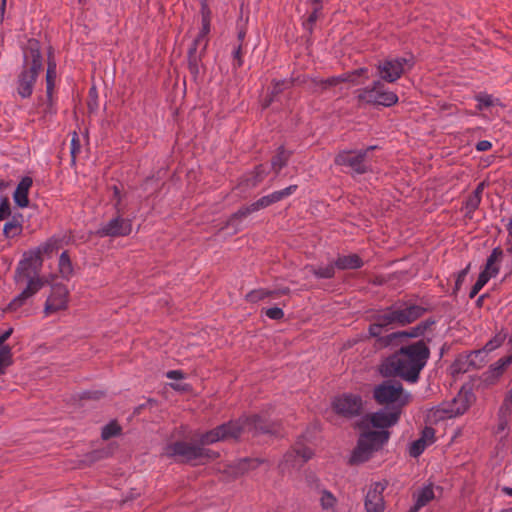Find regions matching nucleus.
<instances>
[{"label": "nucleus", "mask_w": 512, "mask_h": 512, "mask_svg": "<svg viewBox=\"0 0 512 512\" xmlns=\"http://www.w3.org/2000/svg\"><path fill=\"white\" fill-rule=\"evenodd\" d=\"M429 357L428 345L424 340H419L402 346L385 358L379 366V372L385 378L400 377L407 382L416 383Z\"/></svg>", "instance_id": "1"}, {"label": "nucleus", "mask_w": 512, "mask_h": 512, "mask_svg": "<svg viewBox=\"0 0 512 512\" xmlns=\"http://www.w3.org/2000/svg\"><path fill=\"white\" fill-rule=\"evenodd\" d=\"M400 407H392L390 411L379 410L369 415L373 427L381 429L380 431H363L357 441L349 463L357 465L368 461L372 455L381 450L390 438V432L386 430L394 426L401 416Z\"/></svg>", "instance_id": "2"}, {"label": "nucleus", "mask_w": 512, "mask_h": 512, "mask_svg": "<svg viewBox=\"0 0 512 512\" xmlns=\"http://www.w3.org/2000/svg\"><path fill=\"white\" fill-rule=\"evenodd\" d=\"M425 312H427V309L419 305H410L405 308H399L395 305L389 306L371 316L372 323L368 327L369 336L376 338V346L378 347V340L385 337L381 336L383 329L406 326L422 317Z\"/></svg>", "instance_id": "3"}, {"label": "nucleus", "mask_w": 512, "mask_h": 512, "mask_svg": "<svg viewBox=\"0 0 512 512\" xmlns=\"http://www.w3.org/2000/svg\"><path fill=\"white\" fill-rule=\"evenodd\" d=\"M43 69L40 43L29 39L24 50V62L17 77V92L22 98H29L33 93L34 84Z\"/></svg>", "instance_id": "4"}, {"label": "nucleus", "mask_w": 512, "mask_h": 512, "mask_svg": "<svg viewBox=\"0 0 512 512\" xmlns=\"http://www.w3.org/2000/svg\"><path fill=\"white\" fill-rule=\"evenodd\" d=\"M203 446L200 442L195 445L184 441H176L165 446L163 455L169 458L180 457L181 462L193 464H206L220 457L218 452Z\"/></svg>", "instance_id": "5"}, {"label": "nucleus", "mask_w": 512, "mask_h": 512, "mask_svg": "<svg viewBox=\"0 0 512 512\" xmlns=\"http://www.w3.org/2000/svg\"><path fill=\"white\" fill-rule=\"evenodd\" d=\"M373 399L378 405H393L402 409L409 402V395L399 381L389 379L374 387Z\"/></svg>", "instance_id": "6"}, {"label": "nucleus", "mask_w": 512, "mask_h": 512, "mask_svg": "<svg viewBox=\"0 0 512 512\" xmlns=\"http://www.w3.org/2000/svg\"><path fill=\"white\" fill-rule=\"evenodd\" d=\"M357 99L359 103L385 107H391L398 102V96L392 91L385 90L380 80L374 81L371 86L357 90Z\"/></svg>", "instance_id": "7"}, {"label": "nucleus", "mask_w": 512, "mask_h": 512, "mask_svg": "<svg viewBox=\"0 0 512 512\" xmlns=\"http://www.w3.org/2000/svg\"><path fill=\"white\" fill-rule=\"evenodd\" d=\"M244 430V423L240 421H229L202 434L199 438V442L201 445H209L230 438L237 439Z\"/></svg>", "instance_id": "8"}, {"label": "nucleus", "mask_w": 512, "mask_h": 512, "mask_svg": "<svg viewBox=\"0 0 512 512\" xmlns=\"http://www.w3.org/2000/svg\"><path fill=\"white\" fill-rule=\"evenodd\" d=\"M332 409L344 418H354L363 412V400L360 395L344 393L335 397L332 401Z\"/></svg>", "instance_id": "9"}, {"label": "nucleus", "mask_w": 512, "mask_h": 512, "mask_svg": "<svg viewBox=\"0 0 512 512\" xmlns=\"http://www.w3.org/2000/svg\"><path fill=\"white\" fill-rule=\"evenodd\" d=\"M42 264L41 250H31L25 253L24 258L19 262L15 271L14 280L16 284L24 282V278L39 277Z\"/></svg>", "instance_id": "10"}, {"label": "nucleus", "mask_w": 512, "mask_h": 512, "mask_svg": "<svg viewBox=\"0 0 512 512\" xmlns=\"http://www.w3.org/2000/svg\"><path fill=\"white\" fill-rule=\"evenodd\" d=\"M373 149H375V146L359 151L343 150L335 156L334 162L338 166L350 167L357 174H365L368 172V166L366 165L367 154Z\"/></svg>", "instance_id": "11"}, {"label": "nucleus", "mask_w": 512, "mask_h": 512, "mask_svg": "<svg viewBox=\"0 0 512 512\" xmlns=\"http://www.w3.org/2000/svg\"><path fill=\"white\" fill-rule=\"evenodd\" d=\"M116 216L110 219L106 224L102 225L96 235L99 237H124L132 232V221L123 218V211L116 212Z\"/></svg>", "instance_id": "12"}, {"label": "nucleus", "mask_w": 512, "mask_h": 512, "mask_svg": "<svg viewBox=\"0 0 512 512\" xmlns=\"http://www.w3.org/2000/svg\"><path fill=\"white\" fill-rule=\"evenodd\" d=\"M69 290L66 285L56 283L51 287V293L44 305V314L49 316L68 307Z\"/></svg>", "instance_id": "13"}, {"label": "nucleus", "mask_w": 512, "mask_h": 512, "mask_svg": "<svg viewBox=\"0 0 512 512\" xmlns=\"http://www.w3.org/2000/svg\"><path fill=\"white\" fill-rule=\"evenodd\" d=\"M409 64L406 58L387 59L377 65L382 80L393 83L404 73V65Z\"/></svg>", "instance_id": "14"}, {"label": "nucleus", "mask_w": 512, "mask_h": 512, "mask_svg": "<svg viewBox=\"0 0 512 512\" xmlns=\"http://www.w3.org/2000/svg\"><path fill=\"white\" fill-rule=\"evenodd\" d=\"M27 280L26 287L22 290V292L17 295L6 307V312H14L17 311L20 307H22L28 299L34 296L38 291L42 289L45 284V281L40 278H24V281Z\"/></svg>", "instance_id": "15"}, {"label": "nucleus", "mask_w": 512, "mask_h": 512, "mask_svg": "<svg viewBox=\"0 0 512 512\" xmlns=\"http://www.w3.org/2000/svg\"><path fill=\"white\" fill-rule=\"evenodd\" d=\"M486 360L482 350H474L469 354H460L452 364L453 373H466L470 369H479Z\"/></svg>", "instance_id": "16"}, {"label": "nucleus", "mask_w": 512, "mask_h": 512, "mask_svg": "<svg viewBox=\"0 0 512 512\" xmlns=\"http://www.w3.org/2000/svg\"><path fill=\"white\" fill-rule=\"evenodd\" d=\"M387 487V482L373 483L365 497V510L366 512H384L385 502L383 492Z\"/></svg>", "instance_id": "17"}, {"label": "nucleus", "mask_w": 512, "mask_h": 512, "mask_svg": "<svg viewBox=\"0 0 512 512\" xmlns=\"http://www.w3.org/2000/svg\"><path fill=\"white\" fill-rule=\"evenodd\" d=\"M468 407V402L464 396L459 395L458 397H455L451 403H443L439 405L434 411V416L438 420L453 418L464 414Z\"/></svg>", "instance_id": "18"}, {"label": "nucleus", "mask_w": 512, "mask_h": 512, "mask_svg": "<svg viewBox=\"0 0 512 512\" xmlns=\"http://www.w3.org/2000/svg\"><path fill=\"white\" fill-rule=\"evenodd\" d=\"M245 430H255L261 433L275 434L279 431L280 425L275 422H270L260 415H252L246 417L243 421Z\"/></svg>", "instance_id": "19"}, {"label": "nucleus", "mask_w": 512, "mask_h": 512, "mask_svg": "<svg viewBox=\"0 0 512 512\" xmlns=\"http://www.w3.org/2000/svg\"><path fill=\"white\" fill-rule=\"evenodd\" d=\"M263 461L258 458H243L227 466L226 472L238 478L250 470L256 469Z\"/></svg>", "instance_id": "20"}, {"label": "nucleus", "mask_w": 512, "mask_h": 512, "mask_svg": "<svg viewBox=\"0 0 512 512\" xmlns=\"http://www.w3.org/2000/svg\"><path fill=\"white\" fill-rule=\"evenodd\" d=\"M314 453L311 448L298 445L284 456L285 463H291L292 466H302L313 457Z\"/></svg>", "instance_id": "21"}, {"label": "nucleus", "mask_w": 512, "mask_h": 512, "mask_svg": "<svg viewBox=\"0 0 512 512\" xmlns=\"http://www.w3.org/2000/svg\"><path fill=\"white\" fill-rule=\"evenodd\" d=\"M422 335H424V333L422 332L419 324H417L416 326L412 327L410 330L393 332L389 335H386L384 338H380L378 340V347L385 348V347L392 345L397 340H401L403 338H417Z\"/></svg>", "instance_id": "22"}, {"label": "nucleus", "mask_w": 512, "mask_h": 512, "mask_svg": "<svg viewBox=\"0 0 512 512\" xmlns=\"http://www.w3.org/2000/svg\"><path fill=\"white\" fill-rule=\"evenodd\" d=\"M33 184V179L30 176H25L18 183L16 190L13 194L14 202L20 208H25L29 205V190Z\"/></svg>", "instance_id": "23"}, {"label": "nucleus", "mask_w": 512, "mask_h": 512, "mask_svg": "<svg viewBox=\"0 0 512 512\" xmlns=\"http://www.w3.org/2000/svg\"><path fill=\"white\" fill-rule=\"evenodd\" d=\"M503 258V250L501 247H496L492 250V253L487 258L484 269L480 273H486L491 279L495 277L499 272V262Z\"/></svg>", "instance_id": "24"}, {"label": "nucleus", "mask_w": 512, "mask_h": 512, "mask_svg": "<svg viewBox=\"0 0 512 512\" xmlns=\"http://www.w3.org/2000/svg\"><path fill=\"white\" fill-rule=\"evenodd\" d=\"M503 258V250L501 247H496L492 250V253L487 258L484 269L480 273H486L491 279L495 277L499 272V262Z\"/></svg>", "instance_id": "25"}, {"label": "nucleus", "mask_w": 512, "mask_h": 512, "mask_svg": "<svg viewBox=\"0 0 512 512\" xmlns=\"http://www.w3.org/2000/svg\"><path fill=\"white\" fill-rule=\"evenodd\" d=\"M334 263L339 270H355L364 265L358 254L339 255Z\"/></svg>", "instance_id": "26"}, {"label": "nucleus", "mask_w": 512, "mask_h": 512, "mask_svg": "<svg viewBox=\"0 0 512 512\" xmlns=\"http://www.w3.org/2000/svg\"><path fill=\"white\" fill-rule=\"evenodd\" d=\"M291 154L292 153L287 151L284 146L278 147L276 155L271 159V168L276 175H278L280 170L287 165Z\"/></svg>", "instance_id": "27"}, {"label": "nucleus", "mask_w": 512, "mask_h": 512, "mask_svg": "<svg viewBox=\"0 0 512 512\" xmlns=\"http://www.w3.org/2000/svg\"><path fill=\"white\" fill-rule=\"evenodd\" d=\"M56 79V63L53 60L48 61V67L46 71V94L48 105H52L53 91L55 87Z\"/></svg>", "instance_id": "28"}, {"label": "nucleus", "mask_w": 512, "mask_h": 512, "mask_svg": "<svg viewBox=\"0 0 512 512\" xmlns=\"http://www.w3.org/2000/svg\"><path fill=\"white\" fill-rule=\"evenodd\" d=\"M305 269L309 270L318 279H332L336 273L335 263H329L325 267L307 265Z\"/></svg>", "instance_id": "29"}, {"label": "nucleus", "mask_w": 512, "mask_h": 512, "mask_svg": "<svg viewBox=\"0 0 512 512\" xmlns=\"http://www.w3.org/2000/svg\"><path fill=\"white\" fill-rule=\"evenodd\" d=\"M338 81L339 79H336L335 76L329 77L327 79L313 78L310 80V88L314 93H319L331 87L337 86Z\"/></svg>", "instance_id": "30"}, {"label": "nucleus", "mask_w": 512, "mask_h": 512, "mask_svg": "<svg viewBox=\"0 0 512 512\" xmlns=\"http://www.w3.org/2000/svg\"><path fill=\"white\" fill-rule=\"evenodd\" d=\"M19 218H22L21 214L18 216L14 215L12 219L4 225L3 234L6 238H13L22 233V224Z\"/></svg>", "instance_id": "31"}, {"label": "nucleus", "mask_w": 512, "mask_h": 512, "mask_svg": "<svg viewBox=\"0 0 512 512\" xmlns=\"http://www.w3.org/2000/svg\"><path fill=\"white\" fill-rule=\"evenodd\" d=\"M267 175V171L264 167L263 164H259L257 165L253 172L250 174L249 177H247L244 181H245V185L247 187H255L257 186L260 182H262L264 180V178L266 177Z\"/></svg>", "instance_id": "32"}, {"label": "nucleus", "mask_w": 512, "mask_h": 512, "mask_svg": "<svg viewBox=\"0 0 512 512\" xmlns=\"http://www.w3.org/2000/svg\"><path fill=\"white\" fill-rule=\"evenodd\" d=\"M13 364L12 351L9 345L0 348V375L5 374L7 367Z\"/></svg>", "instance_id": "33"}, {"label": "nucleus", "mask_w": 512, "mask_h": 512, "mask_svg": "<svg viewBox=\"0 0 512 512\" xmlns=\"http://www.w3.org/2000/svg\"><path fill=\"white\" fill-rule=\"evenodd\" d=\"M274 296V292L267 289H254L248 292L245 296V300L249 303H257L261 300H264L267 297Z\"/></svg>", "instance_id": "34"}, {"label": "nucleus", "mask_w": 512, "mask_h": 512, "mask_svg": "<svg viewBox=\"0 0 512 512\" xmlns=\"http://www.w3.org/2000/svg\"><path fill=\"white\" fill-rule=\"evenodd\" d=\"M512 363V354L500 358L497 362H495L491 367L490 371L493 376L499 377L503 374L505 369Z\"/></svg>", "instance_id": "35"}, {"label": "nucleus", "mask_w": 512, "mask_h": 512, "mask_svg": "<svg viewBox=\"0 0 512 512\" xmlns=\"http://www.w3.org/2000/svg\"><path fill=\"white\" fill-rule=\"evenodd\" d=\"M121 431H122V428L117 423V421H111L110 423H108L107 425H105L102 428L101 437L103 440H108L112 437L120 435Z\"/></svg>", "instance_id": "36"}, {"label": "nucleus", "mask_w": 512, "mask_h": 512, "mask_svg": "<svg viewBox=\"0 0 512 512\" xmlns=\"http://www.w3.org/2000/svg\"><path fill=\"white\" fill-rule=\"evenodd\" d=\"M322 8L313 7V11L308 16V18L303 22V28L311 35L314 30V25L317 20L322 16Z\"/></svg>", "instance_id": "37"}, {"label": "nucleus", "mask_w": 512, "mask_h": 512, "mask_svg": "<svg viewBox=\"0 0 512 512\" xmlns=\"http://www.w3.org/2000/svg\"><path fill=\"white\" fill-rule=\"evenodd\" d=\"M506 338H507L506 333H504L502 331L497 333L491 340H489L485 344L484 348L481 349L483 351V354L485 352H491V351L495 350L496 348L500 347Z\"/></svg>", "instance_id": "38"}, {"label": "nucleus", "mask_w": 512, "mask_h": 512, "mask_svg": "<svg viewBox=\"0 0 512 512\" xmlns=\"http://www.w3.org/2000/svg\"><path fill=\"white\" fill-rule=\"evenodd\" d=\"M433 498H434L433 488L431 485H428L421 489V491L419 492V494L417 496L416 502L418 503V506L424 507Z\"/></svg>", "instance_id": "39"}, {"label": "nucleus", "mask_w": 512, "mask_h": 512, "mask_svg": "<svg viewBox=\"0 0 512 512\" xmlns=\"http://www.w3.org/2000/svg\"><path fill=\"white\" fill-rule=\"evenodd\" d=\"M60 272L64 276H69L73 272L72 263L67 251L61 253L59 258Z\"/></svg>", "instance_id": "40"}, {"label": "nucleus", "mask_w": 512, "mask_h": 512, "mask_svg": "<svg viewBox=\"0 0 512 512\" xmlns=\"http://www.w3.org/2000/svg\"><path fill=\"white\" fill-rule=\"evenodd\" d=\"M202 55H188V69L193 77V80H196L199 75V63L201 62Z\"/></svg>", "instance_id": "41"}, {"label": "nucleus", "mask_w": 512, "mask_h": 512, "mask_svg": "<svg viewBox=\"0 0 512 512\" xmlns=\"http://www.w3.org/2000/svg\"><path fill=\"white\" fill-rule=\"evenodd\" d=\"M253 212H255V210L252 209V204H250L248 206L241 207L239 210H237L235 213H233L229 217L226 225H231V224H233V222L235 220H239V219L245 218V217H247L248 215H250Z\"/></svg>", "instance_id": "42"}, {"label": "nucleus", "mask_w": 512, "mask_h": 512, "mask_svg": "<svg viewBox=\"0 0 512 512\" xmlns=\"http://www.w3.org/2000/svg\"><path fill=\"white\" fill-rule=\"evenodd\" d=\"M80 150H81L80 139H79L78 134L74 131L72 133L71 144H70V154H71L72 164H75L76 157L79 154Z\"/></svg>", "instance_id": "43"}, {"label": "nucleus", "mask_w": 512, "mask_h": 512, "mask_svg": "<svg viewBox=\"0 0 512 512\" xmlns=\"http://www.w3.org/2000/svg\"><path fill=\"white\" fill-rule=\"evenodd\" d=\"M427 445L428 444H426L423 439L419 438L415 440L414 442H412L409 448L410 456L414 458L420 456L424 452Z\"/></svg>", "instance_id": "44"}, {"label": "nucleus", "mask_w": 512, "mask_h": 512, "mask_svg": "<svg viewBox=\"0 0 512 512\" xmlns=\"http://www.w3.org/2000/svg\"><path fill=\"white\" fill-rule=\"evenodd\" d=\"M210 22H211V20H207V19L202 20V28L196 37L197 39L203 41L202 51H205L207 48V44H208L207 35L210 32Z\"/></svg>", "instance_id": "45"}, {"label": "nucleus", "mask_w": 512, "mask_h": 512, "mask_svg": "<svg viewBox=\"0 0 512 512\" xmlns=\"http://www.w3.org/2000/svg\"><path fill=\"white\" fill-rule=\"evenodd\" d=\"M107 456V452L105 450H94L85 455L84 463L91 465L99 460L104 459Z\"/></svg>", "instance_id": "46"}, {"label": "nucleus", "mask_w": 512, "mask_h": 512, "mask_svg": "<svg viewBox=\"0 0 512 512\" xmlns=\"http://www.w3.org/2000/svg\"><path fill=\"white\" fill-rule=\"evenodd\" d=\"M320 501H321V506L323 509L333 508L337 502L335 496L327 490H324L322 492Z\"/></svg>", "instance_id": "47"}, {"label": "nucleus", "mask_w": 512, "mask_h": 512, "mask_svg": "<svg viewBox=\"0 0 512 512\" xmlns=\"http://www.w3.org/2000/svg\"><path fill=\"white\" fill-rule=\"evenodd\" d=\"M470 267H471V264L469 263L464 269H462L461 271L458 272L456 281H455V286H454V289L452 292L453 295H456L457 292L460 290L463 282L465 281L467 274L469 273Z\"/></svg>", "instance_id": "48"}, {"label": "nucleus", "mask_w": 512, "mask_h": 512, "mask_svg": "<svg viewBox=\"0 0 512 512\" xmlns=\"http://www.w3.org/2000/svg\"><path fill=\"white\" fill-rule=\"evenodd\" d=\"M512 413V395L509 393L506 395L499 411V415L502 418H507Z\"/></svg>", "instance_id": "49"}, {"label": "nucleus", "mask_w": 512, "mask_h": 512, "mask_svg": "<svg viewBox=\"0 0 512 512\" xmlns=\"http://www.w3.org/2000/svg\"><path fill=\"white\" fill-rule=\"evenodd\" d=\"M475 99L479 102L477 105L478 110H482L484 107H490L494 104L492 95L486 93L476 95Z\"/></svg>", "instance_id": "50"}, {"label": "nucleus", "mask_w": 512, "mask_h": 512, "mask_svg": "<svg viewBox=\"0 0 512 512\" xmlns=\"http://www.w3.org/2000/svg\"><path fill=\"white\" fill-rule=\"evenodd\" d=\"M480 202L481 196L472 193L466 200V209L468 210V212L472 213L478 209Z\"/></svg>", "instance_id": "51"}, {"label": "nucleus", "mask_w": 512, "mask_h": 512, "mask_svg": "<svg viewBox=\"0 0 512 512\" xmlns=\"http://www.w3.org/2000/svg\"><path fill=\"white\" fill-rule=\"evenodd\" d=\"M297 187H298L297 185H290V186H288V187H286V188H284L282 190L273 192L275 201L279 202L283 198L291 195L293 192L296 191Z\"/></svg>", "instance_id": "52"}, {"label": "nucleus", "mask_w": 512, "mask_h": 512, "mask_svg": "<svg viewBox=\"0 0 512 512\" xmlns=\"http://www.w3.org/2000/svg\"><path fill=\"white\" fill-rule=\"evenodd\" d=\"M11 215L10 202L7 197H3L0 203V221Z\"/></svg>", "instance_id": "53"}, {"label": "nucleus", "mask_w": 512, "mask_h": 512, "mask_svg": "<svg viewBox=\"0 0 512 512\" xmlns=\"http://www.w3.org/2000/svg\"><path fill=\"white\" fill-rule=\"evenodd\" d=\"M420 439H423L426 444H432L435 441L434 428L426 426L422 430Z\"/></svg>", "instance_id": "54"}, {"label": "nucleus", "mask_w": 512, "mask_h": 512, "mask_svg": "<svg viewBox=\"0 0 512 512\" xmlns=\"http://www.w3.org/2000/svg\"><path fill=\"white\" fill-rule=\"evenodd\" d=\"M267 317L273 320H282L284 318V311L279 307H272L265 310Z\"/></svg>", "instance_id": "55"}, {"label": "nucleus", "mask_w": 512, "mask_h": 512, "mask_svg": "<svg viewBox=\"0 0 512 512\" xmlns=\"http://www.w3.org/2000/svg\"><path fill=\"white\" fill-rule=\"evenodd\" d=\"M336 79H339L338 81V84L340 83H345V82H350L352 84H360L361 82L357 81L356 80V77L354 76L353 72H347V73H343L342 75H339V76H335Z\"/></svg>", "instance_id": "56"}, {"label": "nucleus", "mask_w": 512, "mask_h": 512, "mask_svg": "<svg viewBox=\"0 0 512 512\" xmlns=\"http://www.w3.org/2000/svg\"><path fill=\"white\" fill-rule=\"evenodd\" d=\"M103 391H85L81 395V399H92V400H99L104 396Z\"/></svg>", "instance_id": "57"}, {"label": "nucleus", "mask_w": 512, "mask_h": 512, "mask_svg": "<svg viewBox=\"0 0 512 512\" xmlns=\"http://www.w3.org/2000/svg\"><path fill=\"white\" fill-rule=\"evenodd\" d=\"M112 190H113V197L116 200V203L114 205L115 210H116V212L120 213L121 211H123V209L121 208V193H120V189L118 188V186L114 185L112 187Z\"/></svg>", "instance_id": "58"}, {"label": "nucleus", "mask_w": 512, "mask_h": 512, "mask_svg": "<svg viewBox=\"0 0 512 512\" xmlns=\"http://www.w3.org/2000/svg\"><path fill=\"white\" fill-rule=\"evenodd\" d=\"M200 45L203 46V41L195 38L191 44V47L188 50V55H202L205 51L201 50L200 53H198L197 51Z\"/></svg>", "instance_id": "59"}, {"label": "nucleus", "mask_w": 512, "mask_h": 512, "mask_svg": "<svg viewBox=\"0 0 512 512\" xmlns=\"http://www.w3.org/2000/svg\"><path fill=\"white\" fill-rule=\"evenodd\" d=\"M270 206L266 196L261 197L256 202L252 203V209L256 211Z\"/></svg>", "instance_id": "60"}, {"label": "nucleus", "mask_w": 512, "mask_h": 512, "mask_svg": "<svg viewBox=\"0 0 512 512\" xmlns=\"http://www.w3.org/2000/svg\"><path fill=\"white\" fill-rule=\"evenodd\" d=\"M489 280L490 278L486 275V273H480L474 286L481 290Z\"/></svg>", "instance_id": "61"}, {"label": "nucleus", "mask_w": 512, "mask_h": 512, "mask_svg": "<svg viewBox=\"0 0 512 512\" xmlns=\"http://www.w3.org/2000/svg\"><path fill=\"white\" fill-rule=\"evenodd\" d=\"M201 16L202 20H211V10L205 0L201 3Z\"/></svg>", "instance_id": "62"}, {"label": "nucleus", "mask_w": 512, "mask_h": 512, "mask_svg": "<svg viewBox=\"0 0 512 512\" xmlns=\"http://www.w3.org/2000/svg\"><path fill=\"white\" fill-rule=\"evenodd\" d=\"M166 377L169 379H184L185 374L181 370H171L166 373Z\"/></svg>", "instance_id": "63"}, {"label": "nucleus", "mask_w": 512, "mask_h": 512, "mask_svg": "<svg viewBox=\"0 0 512 512\" xmlns=\"http://www.w3.org/2000/svg\"><path fill=\"white\" fill-rule=\"evenodd\" d=\"M492 147V144L491 142L487 141V140H482V141H479L477 144H476V149L478 151H488L490 150Z\"/></svg>", "instance_id": "64"}]
</instances>
